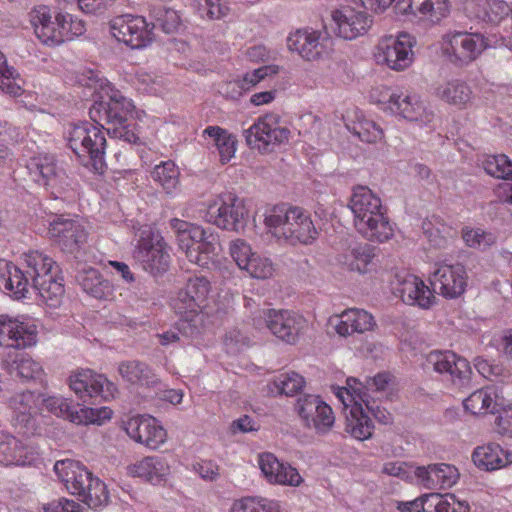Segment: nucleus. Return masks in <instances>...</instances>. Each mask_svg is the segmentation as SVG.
<instances>
[{"instance_id": "nucleus-1", "label": "nucleus", "mask_w": 512, "mask_h": 512, "mask_svg": "<svg viewBox=\"0 0 512 512\" xmlns=\"http://www.w3.org/2000/svg\"><path fill=\"white\" fill-rule=\"evenodd\" d=\"M103 95L108 101H95L89 109V117L92 122L105 128V131L114 138H118L129 144H136L140 138L135 131V126L127 123L135 106L111 83L100 85Z\"/></svg>"}, {"instance_id": "nucleus-2", "label": "nucleus", "mask_w": 512, "mask_h": 512, "mask_svg": "<svg viewBox=\"0 0 512 512\" xmlns=\"http://www.w3.org/2000/svg\"><path fill=\"white\" fill-rule=\"evenodd\" d=\"M349 207L354 215L355 228L364 238L382 243L393 237L394 229L381 199L370 188L355 187Z\"/></svg>"}, {"instance_id": "nucleus-3", "label": "nucleus", "mask_w": 512, "mask_h": 512, "mask_svg": "<svg viewBox=\"0 0 512 512\" xmlns=\"http://www.w3.org/2000/svg\"><path fill=\"white\" fill-rule=\"evenodd\" d=\"M105 128L95 122L71 123L65 130L68 147L84 166H91L96 172L102 171L106 149Z\"/></svg>"}, {"instance_id": "nucleus-4", "label": "nucleus", "mask_w": 512, "mask_h": 512, "mask_svg": "<svg viewBox=\"0 0 512 512\" xmlns=\"http://www.w3.org/2000/svg\"><path fill=\"white\" fill-rule=\"evenodd\" d=\"M174 222L178 245L187 259L203 268H209L211 264H214L220 250L218 234L210 229H204L202 226L179 219H175Z\"/></svg>"}, {"instance_id": "nucleus-5", "label": "nucleus", "mask_w": 512, "mask_h": 512, "mask_svg": "<svg viewBox=\"0 0 512 512\" xmlns=\"http://www.w3.org/2000/svg\"><path fill=\"white\" fill-rule=\"evenodd\" d=\"M490 48V40L484 33L450 30L440 40V50L448 62L466 67L477 61Z\"/></svg>"}, {"instance_id": "nucleus-6", "label": "nucleus", "mask_w": 512, "mask_h": 512, "mask_svg": "<svg viewBox=\"0 0 512 512\" xmlns=\"http://www.w3.org/2000/svg\"><path fill=\"white\" fill-rule=\"evenodd\" d=\"M361 383L356 378H348L346 387H337L335 395L343 404L346 413V431L355 439L364 441L369 439L374 425L365 410L362 402Z\"/></svg>"}, {"instance_id": "nucleus-7", "label": "nucleus", "mask_w": 512, "mask_h": 512, "mask_svg": "<svg viewBox=\"0 0 512 512\" xmlns=\"http://www.w3.org/2000/svg\"><path fill=\"white\" fill-rule=\"evenodd\" d=\"M133 256L152 275L166 272L171 260L164 238L150 225L139 229Z\"/></svg>"}, {"instance_id": "nucleus-8", "label": "nucleus", "mask_w": 512, "mask_h": 512, "mask_svg": "<svg viewBox=\"0 0 512 512\" xmlns=\"http://www.w3.org/2000/svg\"><path fill=\"white\" fill-rule=\"evenodd\" d=\"M210 280L202 275L188 278L185 286L171 299V307L184 321H192L204 312L212 300Z\"/></svg>"}, {"instance_id": "nucleus-9", "label": "nucleus", "mask_w": 512, "mask_h": 512, "mask_svg": "<svg viewBox=\"0 0 512 512\" xmlns=\"http://www.w3.org/2000/svg\"><path fill=\"white\" fill-rule=\"evenodd\" d=\"M416 39L406 32L382 37L374 49V59L377 64L400 72L409 68L414 61L413 48Z\"/></svg>"}, {"instance_id": "nucleus-10", "label": "nucleus", "mask_w": 512, "mask_h": 512, "mask_svg": "<svg viewBox=\"0 0 512 512\" xmlns=\"http://www.w3.org/2000/svg\"><path fill=\"white\" fill-rule=\"evenodd\" d=\"M247 213L242 199L234 193L225 192L208 203L205 218L221 229L239 231L245 226Z\"/></svg>"}, {"instance_id": "nucleus-11", "label": "nucleus", "mask_w": 512, "mask_h": 512, "mask_svg": "<svg viewBox=\"0 0 512 512\" xmlns=\"http://www.w3.org/2000/svg\"><path fill=\"white\" fill-rule=\"evenodd\" d=\"M247 145L260 152L272 151L276 146L288 142L290 130L282 125L279 114L270 112L257 120L244 132Z\"/></svg>"}, {"instance_id": "nucleus-12", "label": "nucleus", "mask_w": 512, "mask_h": 512, "mask_svg": "<svg viewBox=\"0 0 512 512\" xmlns=\"http://www.w3.org/2000/svg\"><path fill=\"white\" fill-rule=\"evenodd\" d=\"M112 36L131 49H142L154 40V23L147 22L140 15L123 14L112 18L109 22Z\"/></svg>"}, {"instance_id": "nucleus-13", "label": "nucleus", "mask_w": 512, "mask_h": 512, "mask_svg": "<svg viewBox=\"0 0 512 512\" xmlns=\"http://www.w3.org/2000/svg\"><path fill=\"white\" fill-rule=\"evenodd\" d=\"M121 428L131 440L151 450L159 449L168 439V432L161 422L148 414L126 417Z\"/></svg>"}, {"instance_id": "nucleus-14", "label": "nucleus", "mask_w": 512, "mask_h": 512, "mask_svg": "<svg viewBox=\"0 0 512 512\" xmlns=\"http://www.w3.org/2000/svg\"><path fill=\"white\" fill-rule=\"evenodd\" d=\"M69 387L79 399L84 401L92 398L110 401L118 393L116 385L104 374L88 368L78 369L71 373Z\"/></svg>"}, {"instance_id": "nucleus-15", "label": "nucleus", "mask_w": 512, "mask_h": 512, "mask_svg": "<svg viewBox=\"0 0 512 512\" xmlns=\"http://www.w3.org/2000/svg\"><path fill=\"white\" fill-rule=\"evenodd\" d=\"M229 253L238 266L246 272L251 278L266 280L273 277L276 267L273 261L252 250L250 244L243 239L231 241Z\"/></svg>"}, {"instance_id": "nucleus-16", "label": "nucleus", "mask_w": 512, "mask_h": 512, "mask_svg": "<svg viewBox=\"0 0 512 512\" xmlns=\"http://www.w3.org/2000/svg\"><path fill=\"white\" fill-rule=\"evenodd\" d=\"M38 342V328L33 320L0 315V346L24 350Z\"/></svg>"}, {"instance_id": "nucleus-17", "label": "nucleus", "mask_w": 512, "mask_h": 512, "mask_svg": "<svg viewBox=\"0 0 512 512\" xmlns=\"http://www.w3.org/2000/svg\"><path fill=\"white\" fill-rule=\"evenodd\" d=\"M385 109L403 119L419 122L422 125H428L434 119V112L418 94L413 92L393 91L385 103Z\"/></svg>"}, {"instance_id": "nucleus-18", "label": "nucleus", "mask_w": 512, "mask_h": 512, "mask_svg": "<svg viewBox=\"0 0 512 512\" xmlns=\"http://www.w3.org/2000/svg\"><path fill=\"white\" fill-rule=\"evenodd\" d=\"M260 317L274 336L288 344L296 343L306 327V319L291 310L265 309L260 311Z\"/></svg>"}, {"instance_id": "nucleus-19", "label": "nucleus", "mask_w": 512, "mask_h": 512, "mask_svg": "<svg viewBox=\"0 0 512 512\" xmlns=\"http://www.w3.org/2000/svg\"><path fill=\"white\" fill-rule=\"evenodd\" d=\"M48 233L63 251L73 253L86 243L88 232L78 217L60 215L49 224Z\"/></svg>"}, {"instance_id": "nucleus-20", "label": "nucleus", "mask_w": 512, "mask_h": 512, "mask_svg": "<svg viewBox=\"0 0 512 512\" xmlns=\"http://www.w3.org/2000/svg\"><path fill=\"white\" fill-rule=\"evenodd\" d=\"M332 39L313 29H299L287 38V46L307 61H315L331 50Z\"/></svg>"}, {"instance_id": "nucleus-21", "label": "nucleus", "mask_w": 512, "mask_h": 512, "mask_svg": "<svg viewBox=\"0 0 512 512\" xmlns=\"http://www.w3.org/2000/svg\"><path fill=\"white\" fill-rule=\"evenodd\" d=\"M295 409L305 425L314 428L317 433H326L334 425L335 416L332 408L319 396L304 395L300 397Z\"/></svg>"}, {"instance_id": "nucleus-22", "label": "nucleus", "mask_w": 512, "mask_h": 512, "mask_svg": "<svg viewBox=\"0 0 512 512\" xmlns=\"http://www.w3.org/2000/svg\"><path fill=\"white\" fill-rule=\"evenodd\" d=\"M425 370H433L439 374H448L454 382L463 384L472 372L469 362L450 350L431 351L423 363Z\"/></svg>"}, {"instance_id": "nucleus-23", "label": "nucleus", "mask_w": 512, "mask_h": 512, "mask_svg": "<svg viewBox=\"0 0 512 512\" xmlns=\"http://www.w3.org/2000/svg\"><path fill=\"white\" fill-rule=\"evenodd\" d=\"M468 275L459 263L440 265L433 274L431 284L446 299L460 297L466 290Z\"/></svg>"}, {"instance_id": "nucleus-24", "label": "nucleus", "mask_w": 512, "mask_h": 512, "mask_svg": "<svg viewBox=\"0 0 512 512\" xmlns=\"http://www.w3.org/2000/svg\"><path fill=\"white\" fill-rule=\"evenodd\" d=\"M26 167L30 178L40 186L59 188L65 180V171L53 154H37L28 160Z\"/></svg>"}, {"instance_id": "nucleus-25", "label": "nucleus", "mask_w": 512, "mask_h": 512, "mask_svg": "<svg viewBox=\"0 0 512 512\" xmlns=\"http://www.w3.org/2000/svg\"><path fill=\"white\" fill-rule=\"evenodd\" d=\"M396 296L407 305L429 309L435 303L436 297L425 282L413 274L397 275L394 287Z\"/></svg>"}, {"instance_id": "nucleus-26", "label": "nucleus", "mask_w": 512, "mask_h": 512, "mask_svg": "<svg viewBox=\"0 0 512 512\" xmlns=\"http://www.w3.org/2000/svg\"><path fill=\"white\" fill-rule=\"evenodd\" d=\"M42 397L32 391H25L15 395L10 400L13 409V425L19 433L24 435L34 434L36 431L35 415L42 404Z\"/></svg>"}, {"instance_id": "nucleus-27", "label": "nucleus", "mask_w": 512, "mask_h": 512, "mask_svg": "<svg viewBox=\"0 0 512 512\" xmlns=\"http://www.w3.org/2000/svg\"><path fill=\"white\" fill-rule=\"evenodd\" d=\"M336 34L346 40H354L368 32L372 25L371 17L364 11L346 6L332 13Z\"/></svg>"}, {"instance_id": "nucleus-28", "label": "nucleus", "mask_w": 512, "mask_h": 512, "mask_svg": "<svg viewBox=\"0 0 512 512\" xmlns=\"http://www.w3.org/2000/svg\"><path fill=\"white\" fill-rule=\"evenodd\" d=\"M30 23L37 39L47 47L60 46L58 12L53 13L46 5H38L29 13Z\"/></svg>"}, {"instance_id": "nucleus-29", "label": "nucleus", "mask_w": 512, "mask_h": 512, "mask_svg": "<svg viewBox=\"0 0 512 512\" xmlns=\"http://www.w3.org/2000/svg\"><path fill=\"white\" fill-rule=\"evenodd\" d=\"M258 464L266 480L271 484L298 487L303 478L298 470L288 463H283L269 452L259 455Z\"/></svg>"}, {"instance_id": "nucleus-30", "label": "nucleus", "mask_w": 512, "mask_h": 512, "mask_svg": "<svg viewBox=\"0 0 512 512\" xmlns=\"http://www.w3.org/2000/svg\"><path fill=\"white\" fill-rule=\"evenodd\" d=\"M329 323L334 327L335 332L342 337L372 331L376 326L373 315L358 308H349L341 314L333 315L330 317Z\"/></svg>"}, {"instance_id": "nucleus-31", "label": "nucleus", "mask_w": 512, "mask_h": 512, "mask_svg": "<svg viewBox=\"0 0 512 512\" xmlns=\"http://www.w3.org/2000/svg\"><path fill=\"white\" fill-rule=\"evenodd\" d=\"M292 219L281 244L296 246L298 244H312L318 237V230L314 225L311 214L303 207L296 206Z\"/></svg>"}, {"instance_id": "nucleus-32", "label": "nucleus", "mask_w": 512, "mask_h": 512, "mask_svg": "<svg viewBox=\"0 0 512 512\" xmlns=\"http://www.w3.org/2000/svg\"><path fill=\"white\" fill-rule=\"evenodd\" d=\"M54 471L67 491L78 498L93 476L82 463L71 459L57 461Z\"/></svg>"}, {"instance_id": "nucleus-33", "label": "nucleus", "mask_w": 512, "mask_h": 512, "mask_svg": "<svg viewBox=\"0 0 512 512\" xmlns=\"http://www.w3.org/2000/svg\"><path fill=\"white\" fill-rule=\"evenodd\" d=\"M38 456L34 447L24 445L14 436L0 431V465H31Z\"/></svg>"}, {"instance_id": "nucleus-34", "label": "nucleus", "mask_w": 512, "mask_h": 512, "mask_svg": "<svg viewBox=\"0 0 512 512\" xmlns=\"http://www.w3.org/2000/svg\"><path fill=\"white\" fill-rule=\"evenodd\" d=\"M464 10L470 19L498 24L512 14V7L505 0H466Z\"/></svg>"}, {"instance_id": "nucleus-35", "label": "nucleus", "mask_w": 512, "mask_h": 512, "mask_svg": "<svg viewBox=\"0 0 512 512\" xmlns=\"http://www.w3.org/2000/svg\"><path fill=\"white\" fill-rule=\"evenodd\" d=\"M32 284L27 275L13 262L0 258V290L14 299L26 298Z\"/></svg>"}, {"instance_id": "nucleus-36", "label": "nucleus", "mask_w": 512, "mask_h": 512, "mask_svg": "<svg viewBox=\"0 0 512 512\" xmlns=\"http://www.w3.org/2000/svg\"><path fill=\"white\" fill-rule=\"evenodd\" d=\"M396 9L402 14L439 22L450 13L448 0H399Z\"/></svg>"}, {"instance_id": "nucleus-37", "label": "nucleus", "mask_w": 512, "mask_h": 512, "mask_svg": "<svg viewBox=\"0 0 512 512\" xmlns=\"http://www.w3.org/2000/svg\"><path fill=\"white\" fill-rule=\"evenodd\" d=\"M297 205L288 202L267 205L263 212V224L266 233L274 238L278 243H282L287 230L288 223L292 219L294 209Z\"/></svg>"}, {"instance_id": "nucleus-38", "label": "nucleus", "mask_w": 512, "mask_h": 512, "mask_svg": "<svg viewBox=\"0 0 512 512\" xmlns=\"http://www.w3.org/2000/svg\"><path fill=\"white\" fill-rule=\"evenodd\" d=\"M127 474L142 478L153 485H158L167 480L170 474V466L162 457L145 456L128 465Z\"/></svg>"}, {"instance_id": "nucleus-39", "label": "nucleus", "mask_w": 512, "mask_h": 512, "mask_svg": "<svg viewBox=\"0 0 512 512\" xmlns=\"http://www.w3.org/2000/svg\"><path fill=\"white\" fill-rule=\"evenodd\" d=\"M414 473L427 489L449 488L457 482L459 477L457 468L445 463L420 466Z\"/></svg>"}, {"instance_id": "nucleus-40", "label": "nucleus", "mask_w": 512, "mask_h": 512, "mask_svg": "<svg viewBox=\"0 0 512 512\" xmlns=\"http://www.w3.org/2000/svg\"><path fill=\"white\" fill-rule=\"evenodd\" d=\"M474 464L485 471H494L512 464V452L501 445L490 442L477 446L472 453Z\"/></svg>"}, {"instance_id": "nucleus-41", "label": "nucleus", "mask_w": 512, "mask_h": 512, "mask_svg": "<svg viewBox=\"0 0 512 512\" xmlns=\"http://www.w3.org/2000/svg\"><path fill=\"white\" fill-rule=\"evenodd\" d=\"M43 302L49 307H58L63 299L65 289L60 268L49 276L37 277L32 285Z\"/></svg>"}, {"instance_id": "nucleus-42", "label": "nucleus", "mask_w": 512, "mask_h": 512, "mask_svg": "<svg viewBox=\"0 0 512 512\" xmlns=\"http://www.w3.org/2000/svg\"><path fill=\"white\" fill-rule=\"evenodd\" d=\"M435 94L442 101L464 109L471 103L473 92L465 81L453 79L440 84Z\"/></svg>"}, {"instance_id": "nucleus-43", "label": "nucleus", "mask_w": 512, "mask_h": 512, "mask_svg": "<svg viewBox=\"0 0 512 512\" xmlns=\"http://www.w3.org/2000/svg\"><path fill=\"white\" fill-rule=\"evenodd\" d=\"M83 291L96 299L109 300L114 296V287L94 268L85 269L77 276Z\"/></svg>"}, {"instance_id": "nucleus-44", "label": "nucleus", "mask_w": 512, "mask_h": 512, "mask_svg": "<svg viewBox=\"0 0 512 512\" xmlns=\"http://www.w3.org/2000/svg\"><path fill=\"white\" fill-rule=\"evenodd\" d=\"M118 372L122 379L131 385L150 387L158 382V378L152 369L138 360L121 362L118 366Z\"/></svg>"}, {"instance_id": "nucleus-45", "label": "nucleus", "mask_w": 512, "mask_h": 512, "mask_svg": "<svg viewBox=\"0 0 512 512\" xmlns=\"http://www.w3.org/2000/svg\"><path fill=\"white\" fill-rule=\"evenodd\" d=\"M21 258L27 267V273L30 275L32 285L35 284V279L38 276L45 278L60 268L53 258L43 251L29 250L24 252Z\"/></svg>"}, {"instance_id": "nucleus-46", "label": "nucleus", "mask_w": 512, "mask_h": 512, "mask_svg": "<svg viewBox=\"0 0 512 512\" xmlns=\"http://www.w3.org/2000/svg\"><path fill=\"white\" fill-rule=\"evenodd\" d=\"M203 133L213 139L222 164L228 163L234 157L237 139L233 134L219 126H208Z\"/></svg>"}, {"instance_id": "nucleus-47", "label": "nucleus", "mask_w": 512, "mask_h": 512, "mask_svg": "<svg viewBox=\"0 0 512 512\" xmlns=\"http://www.w3.org/2000/svg\"><path fill=\"white\" fill-rule=\"evenodd\" d=\"M465 410L473 415H485L496 410V393L493 389L482 388L471 393L463 402Z\"/></svg>"}, {"instance_id": "nucleus-48", "label": "nucleus", "mask_w": 512, "mask_h": 512, "mask_svg": "<svg viewBox=\"0 0 512 512\" xmlns=\"http://www.w3.org/2000/svg\"><path fill=\"white\" fill-rule=\"evenodd\" d=\"M151 177L167 194H173L178 190L180 171L172 160L162 161L156 165Z\"/></svg>"}, {"instance_id": "nucleus-49", "label": "nucleus", "mask_w": 512, "mask_h": 512, "mask_svg": "<svg viewBox=\"0 0 512 512\" xmlns=\"http://www.w3.org/2000/svg\"><path fill=\"white\" fill-rule=\"evenodd\" d=\"M79 499L91 509H99L107 505L109 492L106 484L98 477L92 476L84 487Z\"/></svg>"}, {"instance_id": "nucleus-50", "label": "nucleus", "mask_w": 512, "mask_h": 512, "mask_svg": "<svg viewBox=\"0 0 512 512\" xmlns=\"http://www.w3.org/2000/svg\"><path fill=\"white\" fill-rule=\"evenodd\" d=\"M375 254L368 244H360L353 247L344 256V264L351 271L366 273L370 271Z\"/></svg>"}, {"instance_id": "nucleus-51", "label": "nucleus", "mask_w": 512, "mask_h": 512, "mask_svg": "<svg viewBox=\"0 0 512 512\" xmlns=\"http://www.w3.org/2000/svg\"><path fill=\"white\" fill-rule=\"evenodd\" d=\"M42 404L48 412L77 424L75 418L80 415L79 408L81 406L74 404L73 400L60 396H50L43 398Z\"/></svg>"}, {"instance_id": "nucleus-52", "label": "nucleus", "mask_w": 512, "mask_h": 512, "mask_svg": "<svg viewBox=\"0 0 512 512\" xmlns=\"http://www.w3.org/2000/svg\"><path fill=\"white\" fill-rule=\"evenodd\" d=\"M22 83L17 69L10 66L6 56L0 52V91L12 96H20L23 92Z\"/></svg>"}, {"instance_id": "nucleus-53", "label": "nucleus", "mask_w": 512, "mask_h": 512, "mask_svg": "<svg viewBox=\"0 0 512 512\" xmlns=\"http://www.w3.org/2000/svg\"><path fill=\"white\" fill-rule=\"evenodd\" d=\"M461 237L466 246L480 251L489 249L497 242V235L494 232L480 227H463Z\"/></svg>"}, {"instance_id": "nucleus-54", "label": "nucleus", "mask_w": 512, "mask_h": 512, "mask_svg": "<svg viewBox=\"0 0 512 512\" xmlns=\"http://www.w3.org/2000/svg\"><path fill=\"white\" fill-rule=\"evenodd\" d=\"M60 32V45L65 42L73 41L86 32L85 22L77 16L68 12H58Z\"/></svg>"}, {"instance_id": "nucleus-55", "label": "nucleus", "mask_w": 512, "mask_h": 512, "mask_svg": "<svg viewBox=\"0 0 512 512\" xmlns=\"http://www.w3.org/2000/svg\"><path fill=\"white\" fill-rule=\"evenodd\" d=\"M190 6L201 19L207 20L221 19L230 10L226 0H191Z\"/></svg>"}, {"instance_id": "nucleus-56", "label": "nucleus", "mask_w": 512, "mask_h": 512, "mask_svg": "<svg viewBox=\"0 0 512 512\" xmlns=\"http://www.w3.org/2000/svg\"><path fill=\"white\" fill-rule=\"evenodd\" d=\"M7 368L11 376L21 380L37 379L43 373L41 365L28 355H21L11 364L7 363Z\"/></svg>"}, {"instance_id": "nucleus-57", "label": "nucleus", "mask_w": 512, "mask_h": 512, "mask_svg": "<svg viewBox=\"0 0 512 512\" xmlns=\"http://www.w3.org/2000/svg\"><path fill=\"white\" fill-rule=\"evenodd\" d=\"M305 384L304 378L294 372L278 376L268 385L271 394L293 396L301 391Z\"/></svg>"}, {"instance_id": "nucleus-58", "label": "nucleus", "mask_w": 512, "mask_h": 512, "mask_svg": "<svg viewBox=\"0 0 512 512\" xmlns=\"http://www.w3.org/2000/svg\"><path fill=\"white\" fill-rule=\"evenodd\" d=\"M428 508H434L435 512H469L470 506L467 501L457 499L454 494L440 495L428 494Z\"/></svg>"}, {"instance_id": "nucleus-59", "label": "nucleus", "mask_w": 512, "mask_h": 512, "mask_svg": "<svg viewBox=\"0 0 512 512\" xmlns=\"http://www.w3.org/2000/svg\"><path fill=\"white\" fill-rule=\"evenodd\" d=\"M483 167L492 177L512 181V162L504 154L488 156L483 162Z\"/></svg>"}, {"instance_id": "nucleus-60", "label": "nucleus", "mask_w": 512, "mask_h": 512, "mask_svg": "<svg viewBox=\"0 0 512 512\" xmlns=\"http://www.w3.org/2000/svg\"><path fill=\"white\" fill-rule=\"evenodd\" d=\"M80 415L77 416V425H103L112 418L113 411L109 407L91 408L81 407L79 408Z\"/></svg>"}, {"instance_id": "nucleus-61", "label": "nucleus", "mask_w": 512, "mask_h": 512, "mask_svg": "<svg viewBox=\"0 0 512 512\" xmlns=\"http://www.w3.org/2000/svg\"><path fill=\"white\" fill-rule=\"evenodd\" d=\"M153 15L156 24L167 34L177 31L181 25L180 15L174 9L161 6L153 10Z\"/></svg>"}, {"instance_id": "nucleus-62", "label": "nucleus", "mask_w": 512, "mask_h": 512, "mask_svg": "<svg viewBox=\"0 0 512 512\" xmlns=\"http://www.w3.org/2000/svg\"><path fill=\"white\" fill-rule=\"evenodd\" d=\"M353 133L357 135L361 141L367 143H376L384 136L383 130L379 125L365 118L354 123Z\"/></svg>"}, {"instance_id": "nucleus-63", "label": "nucleus", "mask_w": 512, "mask_h": 512, "mask_svg": "<svg viewBox=\"0 0 512 512\" xmlns=\"http://www.w3.org/2000/svg\"><path fill=\"white\" fill-rule=\"evenodd\" d=\"M278 73V67L274 65L262 66L258 69L253 70L252 72L246 73L242 81L244 83L245 88L249 91L252 87L258 84L261 80L265 79L267 76L275 75Z\"/></svg>"}, {"instance_id": "nucleus-64", "label": "nucleus", "mask_w": 512, "mask_h": 512, "mask_svg": "<svg viewBox=\"0 0 512 512\" xmlns=\"http://www.w3.org/2000/svg\"><path fill=\"white\" fill-rule=\"evenodd\" d=\"M43 510L44 512H85L78 502L65 497L51 501L43 507Z\"/></svg>"}]
</instances>
